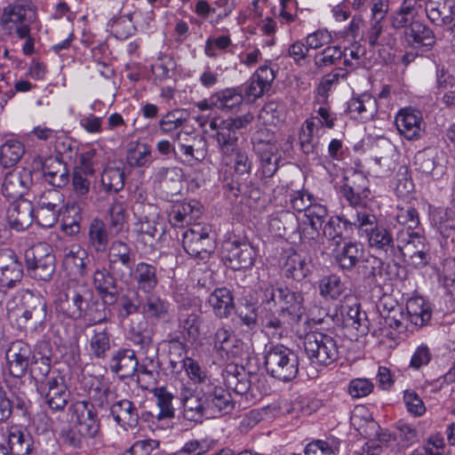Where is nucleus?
Segmentation results:
<instances>
[{"label": "nucleus", "instance_id": "34", "mask_svg": "<svg viewBox=\"0 0 455 455\" xmlns=\"http://www.w3.org/2000/svg\"><path fill=\"white\" fill-rule=\"evenodd\" d=\"M290 317L276 310L268 311L261 317L262 331L272 339H281L286 337L289 331L296 324Z\"/></svg>", "mask_w": 455, "mask_h": 455}, {"label": "nucleus", "instance_id": "17", "mask_svg": "<svg viewBox=\"0 0 455 455\" xmlns=\"http://www.w3.org/2000/svg\"><path fill=\"white\" fill-rule=\"evenodd\" d=\"M254 149L260 159L261 175L272 178L278 170L280 156L275 154L276 147L272 142L273 135L267 129L260 130L254 138Z\"/></svg>", "mask_w": 455, "mask_h": 455}, {"label": "nucleus", "instance_id": "48", "mask_svg": "<svg viewBox=\"0 0 455 455\" xmlns=\"http://www.w3.org/2000/svg\"><path fill=\"white\" fill-rule=\"evenodd\" d=\"M406 319L416 326H424L431 319L432 310L422 299H410L406 304Z\"/></svg>", "mask_w": 455, "mask_h": 455}, {"label": "nucleus", "instance_id": "10", "mask_svg": "<svg viewBox=\"0 0 455 455\" xmlns=\"http://www.w3.org/2000/svg\"><path fill=\"white\" fill-rule=\"evenodd\" d=\"M393 260L408 262L414 267H423L430 260L427 239L416 232L409 233L406 241H400Z\"/></svg>", "mask_w": 455, "mask_h": 455}, {"label": "nucleus", "instance_id": "5", "mask_svg": "<svg viewBox=\"0 0 455 455\" xmlns=\"http://www.w3.org/2000/svg\"><path fill=\"white\" fill-rule=\"evenodd\" d=\"M263 302L267 305L278 306L280 312L290 317L291 321L299 323L305 312L303 307L304 298L300 292L292 291L288 287L272 284L262 288Z\"/></svg>", "mask_w": 455, "mask_h": 455}, {"label": "nucleus", "instance_id": "58", "mask_svg": "<svg viewBox=\"0 0 455 455\" xmlns=\"http://www.w3.org/2000/svg\"><path fill=\"white\" fill-rule=\"evenodd\" d=\"M89 438L73 425L64 428L60 433V439L63 446L73 451H82L86 446Z\"/></svg>", "mask_w": 455, "mask_h": 455}, {"label": "nucleus", "instance_id": "38", "mask_svg": "<svg viewBox=\"0 0 455 455\" xmlns=\"http://www.w3.org/2000/svg\"><path fill=\"white\" fill-rule=\"evenodd\" d=\"M88 253L79 245H73L64 254L63 267L70 274L84 277L88 274Z\"/></svg>", "mask_w": 455, "mask_h": 455}, {"label": "nucleus", "instance_id": "23", "mask_svg": "<svg viewBox=\"0 0 455 455\" xmlns=\"http://www.w3.org/2000/svg\"><path fill=\"white\" fill-rule=\"evenodd\" d=\"M395 124L399 134L408 140H417L425 133L421 113L411 108H403L397 113Z\"/></svg>", "mask_w": 455, "mask_h": 455}, {"label": "nucleus", "instance_id": "27", "mask_svg": "<svg viewBox=\"0 0 455 455\" xmlns=\"http://www.w3.org/2000/svg\"><path fill=\"white\" fill-rule=\"evenodd\" d=\"M22 276L23 265L18 255L11 249L0 250V285L12 288Z\"/></svg>", "mask_w": 455, "mask_h": 455}, {"label": "nucleus", "instance_id": "28", "mask_svg": "<svg viewBox=\"0 0 455 455\" xmlns=\"http://www.w3.org/2000/svg\"><path fill=\"white\" fill-rule=\"evenodd\" d=\"M207 155V143L203 136H195L187 139L185 142H179L174 157L180 163L194 166L202 162Z\"/></svg>", "mask_w": 455, "mask_h": 455}, {"label": "nucleus", "instance_id": "8", "mask_svg": "<svg viewBox=\"0 0 455 455\" xmlns=\"http://www.w3.org/2000/svg\"><path fill=\"white\" fill-rule=\"evenodd\" d=\"M223 379L228 388L248 398H256L260 393L257 383L260 375L247 371L243 366L228 364L223 371Z\"/></svg>", "mask_w": 455, "mask_h": 455}, {"label": "nucleus", "instance_id": "16", "mask_svg": "<svg viewBox=\"0 0 455 455\" xmlns=\"http://www.w3.org/2000/svg\"><path fill=\"white\" fill-rule=\"evenodd\" d=\"M64 196L58 189L44 191L38 199L35 220L43 228H51L57 223L62 209Z\"/></svg>", "mask_w": 455, "mask_h": 455}, {"label": "nucleus", "instance_id": "33", "mask_svg": "<svg viewBox=\"0 0 455 455\" xmlns=\"http://www.w3.org/2000/svg\"><path fill=\"white\" fill-rule=\"evenodd\" d=\"M109 369L121 379L133 377L139 370L135 351L131 348H120L116 351L109 361Z\"/></svg>", "mask_w": 455, "mask_h": 455}, {"label": "nucleus", "instance_id": "15", "mask_svg": "<svg viewBox=\"0 0 455 455\" xmlns=\"http://www.w3.org/2000/svg\"><path fill=\"white\" fill-rule=\"evenodd\" d=\"M224 258L234 270L251 268L256 259V251L247 240L228 239L223 244Z\"/></svg>", "mask_w": 455, "mask_h": 455}, {"label": "nucleus", "instance_id": "22", "mask_svg": "<svg viewBox=\"0 0 455 455\" xmlns=\"http://www.w3.org/2000/svg\"><path fill=\"white\" fill-rule=\"evenodd\" d=\"M339 193L349 205L360 206L371 196L368 179L360 172H354L350 177H344V183L339 188Z\"/></svg>", "mask_w": 455, "mask_h": 455}, {"label": "nucleus", "instance_id": "57", "mask_svg": "<svg viewBox=\"0 0 455 455\" xmlns=\"http://www.w3.org/2000/svg\"><path fill=\"white\" fill-rule=\"evenodd\" d=\"M126 158L131 167H147L153 161L150 147L140 142L129 148Z\"/></svg>", "mask_w": 455, "mask_h": 455}, {"label": "nucleus", "instance_id": "41", "mask_svg": "<svg viewBox=\"0 0 455 455\" xmlns=\"http://www.w3.org/2000/svg\"><path fill=\"white\" fill-rule=\"evenodd\" d=\"M185 307L186 303H183L179 307L178 328L190 341L196 340L200 335V326L203 319L196 311L188 312Z\"/></svg>", "mask_w": 455, "mask_h": 455}, {"label": "nucleus", "instance_id": "4", "mask_svg": "<svg viewBox=\"0 0 455 455\" xmlns=\"http://www.w3.org/2000/svg\"><path fill=\"white\" fill-rule=\"evenodd\" d=\"M231 156H233L234 175L232 177L224 175L223 182L225 187L235 196L243 195L255 200L259 199L260 196L259 189L251 181L247 183L240 180L241 178L251 173L252 160L249 154L245 150L237 148L232 151Z\"/></svg>", "mask_w": 455, "mask_h": 455}, {"label": "nucleus", "instance_id": "43", "mask_svg": "<svg viewBox=\"0 0 455 455\" xmlns=\"http://www.w3.org/2000/svg\"><path fill=\"white\" fill-rule=\"evenodd\" d=\"M89 245L96 252H105L109 244V234L103 220L93 219L88 228Z\"/></svg>", "mask_w": 455, "mask_h": 455}, {"label": "nucleus", "instance_id": "52", "mask_svg": "<svg viewBox=\"0 0 455 455\" xmlns=\"http://www.w3.org/2000/svg\"><path fill=\"white\" fill-rule=\"evenodd\" d=\"M170 304L156 295H149L141 305V313L148 319H164L169 315Z\"/></svg>", "mask_w": 455, "mask_h": 455}, {"label": "nucleus", "instance_id": "39", "mask_svg": "<svg viewBox=\"0 0 455 455\" xmlns=\"http://www.w3.org/2000/svg\"><path fill=\"white\" fill-rule=\"evenodd\" d=\"M243 102V95L239 88H227L211 96V103L218 109L226 112L237 111Z\"/></svg>", "mask_w": 455, "mask_h": 455}, {"label": "nucleus", "instance_id": "35", "mask_svg": "<svg viewBox=\"0 0 455 455\" xmlns=\"http://www.w3.org/2000/svg\"><path fill=\"white\" fill-rule=\"evenodd\" d=\"M110 414L114 420L124 429L135 428L139 424V412L134 403L128 399H121L110 405Z\"/></svg>", "mask_w": 455, "mask_h": 455}, {"label": "nucleus", "instance_id": "37", "mask_svg": "<svg viewBox=\"0 0 455 455\" xmlns=\"http://www.w3.org/2000/svg\"><path fill=\"white\" fill-rule=\"evenodd\" d=\"M154 182L167 194L177 195L181 190V170L178 167L162 166L154 173Z\"/></svg>", "mask_w": 455, "mask_h": 455}, {"label": "nucleus", "instance_id": "3", "mask_svg": "<svg viewBox=\"0 0 455 455\" xmlns=\"http://www.w3.org/2000/svg\"><path fill=\"white\" fill-rule=\"evenodd\" d=\"M265 367L273 378L288 382L294 379L299 372V357L291 348L281 345H271L264 356Z\"/></svg>", "mask_w": 455, "mask_h": 455}, {"label": "nucleus", "instance_id": "50", "mask_svg": "<svg viewBox=\"0 0 455 455\" xmlns=\"http://www.w3.org/2000/svg\"><path fill=\"white\" fill-rule=\"evenodd\" d=\"M376 100L364 95L361 98L351 99L347 104V110L354 117L363 121L371 119L376 114Z\"/></svg>", "mask_w": 455, "mask_h": 455}, {"label": "nucleus", "instance_id": "2", "mask_svg": "<svg viewBox=\"0 0 455 455\" xmlns=\"http://www.w3.org/2000/svg\"><path fill=\"white\" fill-rule=\"evenodd\" d=\"M253 120V116L247 113L243 116L229 117L220 120H213L210 123V128L215 132L213 138L216 140L222 161L228 165L232 151L238 148L240 130L246 127Z\"/></svg>", "mask_w": 455, "mask_h": 455}, {"label": "nucleus", "instance_id": "55", "mask_svg": "<svg viewBox=\"0 0 455 455\" xmlns=\"http://www.w3.org/2000/svg\"><path fill=\"white\" fill-rule=\"evenodd\" d=\"M125 174L119 167H106L101 173V184L108 193H117L124 186Z\"/></svg>", "mask_w": 455, "mask_h": 455}, {"label": "nucleus", "instance_id": "56", "mask_svg": "<svg viewBox=\"0 0 455 455\" xmlns=\"http://www.w3.org/2000/svg\"><path fill=\"white\" fill-rule=\"evenodd\" d=\"M270 228L275 231L276 235L285 236L289 232L298 228L299 223L296 216L291 212H281L269 220Z\"/></svg>", "mask_w": 455, "mask_h": 455}, {"label": "nucleus", "instance_id": "32", "mask_svg": "<svg viewBox=\"0 0 455 455\" xmlns=\"http://www.w3.org/2000/svg\"><path fill=\"white\" fill-rule=\"evenodd\" d=\"M311 258L307 252L291 250L285 256L282 270L285 277L299 282L311 273Z\"/></svg>", "mask_w": 455, "mask_h": 455}, {"label": "nucleus", "instance_id": "40", "mask_svg": "<svg viewBox=\"0 0 455 455\" xmlns=\"http://www.w3.org/2000/svg\"><path fill=\"white\" fill-rule=\"evenodd\" d=\"M404 37L413 47L425 46L430 49L435 44L433 30L419 20H416L411 28L404 30Z\"/></svg>", "mask_w": 455, "mask_h": 455}, {"label": "nucleus", "instance_id": "29", "mask_svg": "<svg viewBox=\"0 0 455 455\" xmlns=\"http://www.w3.org/2000/svg\"><path fill=\"white\" fill-rule=\"evenodd\" d=\"M180 401L183 407L182 414L185 419L202 422L204 419H207L202 388L196 394L191 388L182 387L180 393Z\"/></svg>", "mask_w": 455, "mask_h": 455}, {"label": "nucleus", "instance_id": "1", "mask_svg": "<svg viewBox=\"0 0 455 455\" xmlns=\"http://www.w3.org/2000/svg\"><path fill=\"white\" fill-rule=\"evenodd\" d=\"M92 290L84 283L70 280L65 291L60 295L57 310L66 317L77 321H88L89 324H99L107 320L106 316L96 317L92 306L96 304Z\"/></svg>", "mask_w": 455, "mask_h": 455}, {"label": "nucleus", "instance_id": "44", "mask_svg": "<svg viewBox=\"0 0 455 455\" xmlns=\"http://www.w3.org/2000/svg\"><path fill=\"white\" fill-rule=\"evenodd\" d=\"M27 8L24 4H8L3 10L0 28L6 35H12L17 25L25 22Z\"/></svg>", "mask_w": 455, "mask_h": 455}, {"label": "nucleus", "instance_id": "51", "mask_svg": "<svg viewBox=\"0 0 455 455\" xmlns=\"http://www.w3.org/2000/svg\"><path fill=\"white\" fill-rule=\"evenodd\" d=\"M110 338L111 335L108 328L98 326L92 330L90 338V349L95 358L104 359L107 356V352L111 347Z\"/></svg>", "mask_w": 455, "mask_h": 455}, {"label": "nucleus", "instance_id": "31", "mask_svg": "<svg viewBox=\"0 0 455 455\" xmlns=\"http://www.w3.org/2000/svg\"><path fill=\"white\" fill-rule=\"evenodd\" d=\"M35 214L33 204L29 200L20 198L9 205L6 219L11 228L21 231L32 224Z\"/></svg>", "mask_w": 455, "mask_h": 455}, {"label": "nucleus", "instance_id": "26", "mask_svg": "<svg viewBox=\"0 0 455 455\" xmlns=\"http://www.w3.org/2000/svg\"><path fill=\"white\" fill-rule=\"evenodd\" d=\"M213 349L221 357H242L244 343L234 335L233 331L223 325L216 330L212 337Z\"/></svg>", "mask_w": 455, "mask_h": 455}, {"label": "nucleus", "instance_id": "21", "mask_svg": "<svg viewBox=\"0 0 455 455\" xmlns=\"http://www.w3.org/2000/svg\"><path fill=\"white\" fill-rule=\"evenodd\" d=\"M377 308L380 317V327L377 330L371 329V333L377 335L379 331L390 328L398 331L405 329L403 322L406 319L403 307L389 297L382 298L377 304Z\"/></svg>", "mask_w": 455, "mask_h": 455}, {"label": "nucleus", "instance_id": "42", "mask_svg": "<svg viewBox=\"0 0 455 455\" xmlns=\"http://www.w3.org/2000/svg\"><path fill=\"white\" fill-rule=\"evenodd\" d=\"M45 181L51 186L61 188L68 185L69 174L66 165L58 159H49L43 165Z\"/></svg>", "mask_w": 455, "mask_h": 455}, {"label": "nucleus", "instance_id": "54", "mask_svg": "<svg viewBox=\"0 0 455 455\" xmlns=\"http://www.w3.org/2000/svg\"><path fill=\"white\" fill-rule=\"evenodd\" d=\"M34 361L31 363L30 373L33 379L44 386L51 380L52 374H60L59 372L52 371V358L50 355H36L33 356Z\"/></svg>", "mask_w": 455, "mask_h": 455}, {"label": "nucleus", "instance_id": "53", "mask_svg": "<svg viewBox=\"0 0 455 455\" xmlns=\"http://www.w3.org/2000/svg\"><path fill=\"white\" fill-rule=\"evenodd\" d=\"M9 445L12 455H31L34 450L32 436L21 430L11 432Z\"/></svg>", "mask_w": 455, "mask_h": 455}, {"label": "nucleus", "instance_id": "61", "mask_svg": "<svg viewBox=\"0 0 455 455\" xmlns=\"http://www.w3.org/2000/svg\"><path fill=\"white\" fill-rule=\"evenodd\" d=\"M345 283L336 275L324 276L319 283L320 294L330 299H338L345 291Z\"/></svg>", "mask_w": 455, "mask_h": 455}, {"label": "nucleus", "instance_id": "11", "mask_svg": "<svg viewBox=\"0 0 455 455\" xmlns=\"http://www.w3.org/2000/svg\"><path fill=\"white\" fill-rule=\"evenodd\" d=\"M107 256L110 273L127 283V276L136 261V254L131 245L121 240H115L109 245Z\"/></svg>", "mask_w": 455, "mask_h": 455}, {"label": "nucleus", "instance_id": "24", "mask_svg": "<svg viewBox=\"0 0 455 455\" xmlns=\"http://www.w3.org/2000/svg\"><path fill=\"white\" fill-rule=\"evenodd\" d=\"M32 357L30 346L22 340L11 343L5 353L7 369L14 378H22L28 371Z\"/></svg>", "mask_w": 455, "mask_h": 455}, {"label": "nucleus", "instance_id": "64", "mask_svg": "<svg viewBox=\"0 0 455 455\" xmlns=\"http://www.w3.org/2000/svg\"><path fill=\"white\" fill-rule=\"evenodd\" d=\"M188 114L184 110L175 109L168 112L159 122V128L164 133L172 132L184 125L188 121Z\"/></svg>", "mask_w": 455, "mask_h": 455}, {"label": "nucleus", "instance_id": "6", "mask_svg": "<svg viewBox=\"0 0 455 455\" xmlns=\"http://www.w3.org/2000/svg\"><path fill=\"white\" fill-rule=\"evenodd\" d=\"M19 300L20 307L18 308L20 313V321L24 324H29L33 328L42 326L47 317V303L45 299L33 293L28 290L17 292L12 301H8L7 310H14L12 303Z\"/></svg>", "mask_w": 455, "mask_h": 455}, {"label": "nucleus", "instance_id": "47", "mask_svg": "<svg viewBox=\"0 0 455 455\" xmlns=\"http://www.w3.org/2000/svg\"><path fill=\"white\" fill-rule=\"evenodd\" d=\"M25 154L24 144L15 139L7 140L0 147V165L4 168L15 166Z\"/></svg>", "mask_w": 455, "mask_h": 455}, {"label": "nucleus", "instance_id": "19", "mask_svg": "<svg viewBox=\"0 0 455 455\" xmlns=\"http://www.w3.org/2000/svg\"><path fill=\"white\" fill-rule=\"evenodd\" d=\"M363 238L371 249L383 253L391 259L395 255V251H398L397 246L400 241L394 238L392 230L384 223L379 222L370 230L365 229Z\"/></svg>", "mask_w": 455, "mask_h": 455}, {"label": "nucleus", "instance_id": "46", "mask_svg": "<svg viewBox=\"0 0 455 455\" xmlns=\"http://www.w3.org/2000/svg\"><path fill=\"white\" fill-rule=\"evenodd\" d=\"M156 399V405L159 412L156 418L157 420L172 419L175 417V409L172 404L174 395L164 386L156 387L150 390Z\"/></svg>", "mask_w": 455, "mask_h": 455}, {"label": "nucleus", "instance_id": "9", "mask_svg": "<svg viewBox=\"0 0 455 455\" xmlns=\"http://www.w3.org/2000/svg\"><path fill=\"white\" fill-rule=\"evenodd\" d=\"M28 275L36 280L49 282L56 269L55 255L45 244H39L25 253Z\"/></svg>", "mask_w": 455, "mask_h": 455}, {"label": "nucleus", "instance_id": "62", "mask_svg": "<svg viewBox=\"0 0 455 455\" xmlns=\"http://www.w3.org/2000/svg\"><path fill=\"white\" fill-rule=\"evenodd\" d=\"M345 223H348L349 226H354L357 229L360 237L363 238L365 229L370 230L371 228L377 225L379 221L374 214L365 211H356L354 214L345 219Z\"/></svg>", "mask_w": 455, "mask_h": 455}, {"label": "nucleus", "instance_id": "18", "mask_svg": "<svg viewBox=\"0 0 455 455\" xmlns=\"http://www.w3.org/2000/svg\"><path fill=\"white\" fill-rule=\"evenodd\" d=\"M44 393V403L52 412L63 411L69 405L71 393L68 387L65 377L52 374L51 380L40 386Z\"/></svg>", "mask_w": 455, "mask_h": 455}, {"label": "nucleus", "instance_id": "14", "mask_svg": "<svg viewBox=\"0 0 455 455\" xmlns=\"http://www.w3.org/2000/svg\"><path fill=\"white\" fill-rule=\"evenodd\" d=\"M202 392L204 399L207 419H216L230 413L235 403L228 389L221 386L215 385L210 380L202 386Z\"/></svg>", "mask_w": 455, "mask_h": 455}, {"label": "nucleus", "instance_id": "36", "mask_svg": "<svg viewBox=\"0 0 455 455\" xmlns=\"http://www.w3.org/2000/svg\"><path fill=\"white\" fill-rule=\"evenodd\" d=\"M213 314L220 319L228 318L235 308L233 292L227 287L216 288L207 300Z\"/></svg>", "mask_w": 455, "mask_h": 455}, {"label": "nucleus", "instance_id": "25", "mask_svg": "<svg viewBox=\"0 0 455 455\" xmlns=\"http://www.w3.org/2000/svg\"><path fill=\"white\" fill-rule=\"evenodd\" d=\"M33 184L32 171L26 168L8 172L4 178L2 193L8 199H20Z\"/></svg>", "mask_w": 455, "mask_h": 455}, {"label": "nucleus", "instance_id": "30", "mask_svg": "<svg viewBox=\"0 0 455 455\" xmlns=\"http://www.w3.org/2000/svg\"><path fill=\"white\" fill-rule=\"evenodd\" d=\"M127 283H132L138 291L150 293L158 284L156 266L140 261L129 273Z\"/></svg>", "mask_w": 455, "mask_h": 455}, {"label": "nucleus", "instance_id": "13", "mask_svg": "<svg viewBox=\"0 0 455 455\" xmlns=\"http://www.w3.org/2000/svg\"><path fill=\"white\" fill-rule=\"evenodd\" d=\"M182 246L185 251L194 259L205 260L214 251V242L210 236L209 228L200 224L184 231Z\"/></svg>", "mask_w": 455, "mask_h": 455}, {"label": "nucleus", "instance_id": "7", "mask_svg": "<svg viewBox=\"0 0 455 455\" xmlns=\"http://www.w3.org/2000/svg\"><path fill=\"white\" fill-rule=\"evenodd\" d=\"M303 346L305 354L313 364L327 366L339 358L338 342L326 333H307Z\"/></svg>", "mask_w": 455, "mask_h": 455}, {"label": "nucleus", "instance_id": "20", "mask_svg": "<svg viewBox=\"0 0 455 455\" xmlns=\"http://www.w3.org/2000/svg\"><path fill=\"white\" fill-rule=\"evenodd\" d=\"M339 314H336L333 321L337 325L346 329L355 330L358 335H366L371 331L367 315L361 310V305L355 302L352 305L343 304L339 307Z\"/></svg>", "mask_w": 455, "mask_h": 455}, {"label": "nucleus", "instance_id": "63", "mask_svg": "<svg viewBox=\"0 0 455 455\" xmlns=\"http://www.w3.org/2000/svg\"><path fill=\"white\" fill-rule=\"evenodd\" d=\"M351 423L363 438L372 442L375 438L379 437V426L371 416L362 422L356 411L351 416Z\"/></svg>", "mask_w": 455, "mask_h": 455}, {"label": "nucleus", "instance_id": "12", "mask_svg": "<svg viewBox=\"0 0 455 455\" xmlns=\"http://www.w3.org/2000/svg\"><path fill=\"white\" fill-rule=\"evenodd\" d=\"M68 417L70 423L89 438L96 436L100 429L97 412L89 401L71 402L68 407Z\"/></svg>", "mask_w": 455, "mask_h": 455}, {"label": "nucleus", "instance_id": "60", "mask_svg": "<svg viewBox=\"0 0 455 455\" xmlns=\"http://www.w3.org/2000/svg\"><path fill=\"white\" fill-rule=\"evenodd\" d=\"M436 148H428L419 151L414 156V165L419 172L426 175L432 174L437 167Z\"/></svg>", "mask_w": 455, "mask_h": 455}, {"label": "nucleus", "instance_id": "49", "mask_svg": "<svg viewBox=\"0 0 455 455\" xmlns=\"http://www.w3.org/2000/svg\"><path fill=\"white\" fill-rule=\"evenodd\" d=\"M383 267L384 262L380 258L368 254L366 257L361 259L358 266V273L365 279H369L376 283L382 280Z\"/></svg>", "mask_w": 455, "mask_h": 455}, {"label": "nucleus", "instance_id": "45", "mask_svg": "<svg viewBox=\"0 0 455 455\" xmlns=\"http://www.w3.org/2000/svg\"><path fill=\"white\" fill-rule=\"evenodd\" d=\"M363 255L362 245L357 243L348 242L339 250L335 259L339 266L346 270L353 269L361 260Z\"/></svg>", "mask_w": 455, "mask_h": 455}, {"label": "nucleus", "instance_id": "59", "mask_svg": "<svg viewBox=\"0 0 455 455\" xmlns=\"http://www.w3.org/2000/svg\"><path fill=\"white\" fill-rule=\"evenodd\" d=\"M346 56H347V49L342 51L339 46H327L314 56V64L318 68H323L336 65Z\"/></svg>", "mask_w": 455, "mask_h": 455}]
</instances>
